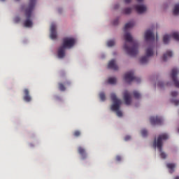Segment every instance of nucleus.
Segmentation results:
<instances>
[{
    "instance_id": "f257e3e1",
    "label": "nucleus",
    "mask_w": 179,
    "mask_h": 179,
    "mask_svg": "<svg viewBox=\"0 0 179 179\" xmlns=\"http://www.w3.org/2000/svg\"><path fill=\"white\" fill-rule=\"evenodd\" d=\"M133 26H135V22L134 21L129 22L124 25V40L125 43L124 45V50L130 57H136L138 55V48L139 44L136 41H134V38L129 32L128 31L129 29H131Z\"/></svg>"
},
{
    "instance_id": "f03ea898",
    "label": "nucleus",
    "mask_w": 179,
    "mask_h": 179,
    "mask_svg": "<svg viewBox=\"0 0 179 179\" xmlns=\"http://www.w3.org/2000/svg\"><path fill=\"white\" fill-rule=\"evenodd\" d=\"M34 6H36V0H30L29 4L27 7L25 6H22V10H24L26 17V20L24 21V27H31L33 26V22L31 19Z\"/></svg>"
},
{
    "instance_id": "7ed1b4c3",
    "label": "nucleus",
    "mask_w": 179,
    "mask_h": 179,
    "mask_svg": "<svg viewBox=\"0 0 179 179\" xmlns=\"http://www.w3.org/2000/svg\"><path fill=\"white\" fill-rule=\"evenodd\" d=\"M110 99L113 102V104L110 106V109L112 111L116 112L117 117H122V112L120 110L121 104H122V101H121V99H118L117 98V95H115L114 93L110 94Z\"/></svg>"
},
{
    "instance_id": "20e7f679",
    "label": "nucleus",
    "mask_w": 179,
    "mask_h": 179,
    "mask_svg": "<svg viewBox=\"0 0 179 179\" xmlns=\"http://www.w3.org/2000/svg\"><path fill=\"white\" fill-rule=\"evenodd\" d=\"M166 139H169V136L166 134L159 135L157 139V148L161 153L160 156L162 159H166V157H167L166 152L162 150V148L163 146V141H166Z\"/></svg>"
},
{
    "instance_id": "39448f33",
    "label": "nucleus",
    "mask_w": 179,
    "mask_h": 179,
    "mask_svg": "<svg viewBox=\"0 0 179 179\" xmlns=\"http://www.w3.org/2000/svg\"><path fill=\"white\" fill-rule=\"evenodd\" d=\"M153 45H151L147 48L145 52L146 56H144L141 58V64H148L149 61V57H153V55L155 54V51L153 50Z\"/></svg>"
},
{
    "instance_id": "423d86ee",
    "label": "nucleus",
    "mask_w": 179,
    "mask_h": 179,
    "mask_svg": "<svg viewBox=\"0 0 179 179\" xmlns=\"http://www.w3.org/2000/svg\"><path fill=\"white\" fill-rule=\"evenodd\" d=\"M75 43H76V41L74 38L67 37L63 38V43L62 44V46L66 50H69L75 45Z\"/></svg>"
},
{
    "instance_id": "0eeeda50",
    "label": "nucleus",
    "mask_w": 179,
    "mask_h": 179,
    "mask_svg": "<svg viewBox=\"0 0 179 179\" xmlns=\"http://www.w3.org/2000/svg\"><path fill=\"white\" fill-rule=\"evenodd\" d=\"M124 80L127 82V83H131L133 80L139 83L141 82V78L136 77L134 75V71H129L124 74Z\"/></svg>"
},
{
    "instance_id": "6e6552de",
    "label": "nucleus",
    "mask_w": 179,
    "mask_h": 179,
    "mask_svg": "<svg viewBox=\"0 0 179 179\" xmlns=\"http://www.w3.org/2000/svg\"><path fill=\"white\" fill-rule=\"evenodd\" d=\"M177 75H178V70H177V69H172L171 76L173 79L176 87H179V80Z\"/></svg>"
},
{
    "instance_id": "1a4fd4ad",
    "label": "nucleus",
    "mask_w": 179,
    "mask_h": 179,
    "mask_svg": "<svg viewBox=\"0 0 179 179\" xmlns=\"http://www.w3.org/2000/svg\"><path fill=\"white\" fill-rule=\"evenodd\" d=\"M177 75H178V70H177V69H172L171 76L173 79L176 87H179V80Z\"/></svg>"
},
{
    "instance_id": "9d476101",
    "label": "nucleus",
    "mask_w": 179,
    "mask_h": 179,
    "mask_svg": "<svg viewBox=\"0 0 179 179\" xmlns=\"http://www.w3.org/2000/svg\"><path fill=\"white\" fill-rule=\"evenodd\" d=\"M145 41H155V34L150 29H148L145 33Z\"/></svg>"
},
{
    "instance_id": "9b49d317",
    "label": "nucleus",
    "mask_w": 179,
    "mask_h": 179,
    "mask_svg": "<svg viewBox=\"0 0 179 179\" xmlns=\"http://www.w3.org/2000/svg\"><path fill=\"white\" fill-rule=\"evenodd\" d=\"M123 99L127 106H129V104H131V102L132 101V99L131 97V94L127 90H125L124 92Z\"/></svg>"
},
{
    "instance_id": "f8f14e48",
    "label": "nucleus",
    "mask_w": 179,
    "mask_h": 179,
    "mask_svg": "<svg viewBox=\"0 0 179 179\" xmlns=\"http://www.w3.org/2000/svg\"><path fill=\"white\" fill-rule=\"evenodd\" d=\"M50 38L55 40L57 38V25L52 24L50 26Z\"/></svg>"
},
{
    "instance_id": "ddd939ff",
    "label": "nucleus",
    "mask_w": 179,
    "mask_h": 179,
    "mask_svg": "<svg viewBox=\"0 0 179 179\" xmlns=\"http://www.w3.org/2000/svg\"><path fill=\"white\" fill-rule=\"evenodd\" d=\"M78 152L79 155H80V156L83 160H85V159H86V157H87V154L86 153V150L85 148H83V147H80V146L78 147Z\"/></svg>"
},
{
    "instance_id": "4468645a",
    "label": "nucleus",
    "mask_w": 179,
    "mask_h": 179,
    "mask_svg": "<svg viewBox=\"0 0 179 179\" xmlns=\"http://www.w3.org/2000/svg\"><path fill=\"white\" fill-rule=\"evenodd\" d=\"M108 69H113V71H117L118 70V66H117V64H115V60L112 59L109 62L108 64Z\"/></svg>"
},
{
    "instance_id": "2eb2a0df",
    "label": "nucleus",
    "mask_w": 179,
    "mask_h": 179,
    "mask_svg": "<svg viewBox=\"0 0 179 179\" xmlns=\"http://www.w3.org/2000/svg\"><path fill=\"white\" fill-rule=\"evenodd\" d=\"M65 50L66 49L64 48V46H60L58 48V50H57L58 58H64V57H65Z\"/></svg>"
},
{
    "instance_id": "dca6fc26",
    "label": "nucleus",
    "mask_w": 179,
    "mask_h": 179,
    "mask_svg": "<svg viewBox=\"0 0 179 179\" xmlns=\"http://www.w3.org/2000/svg\"><path fill=\"white\" fill-rule=\"evenodd\" d=\"M24 101H27V103H29V101H31V96H30V92H29L28 89L24 90Z\"/></svg>"
},
{
    "instance_id": "f3484780",
    "label": "nucleus",
    "mask_w": 179,
    "mask_h": 179,
    "mask_svg": "<svg viewBox=\"0 0 179 179\" xmlns=\"http://www.w3.org/2000/svg\"><path fill=\"white\" fill-rule=\"evenodd\" d=\"M135 9L138 13H144V12H146V6L144 5H137L135 6Z\"/></svg>"
},
{
    "instance_id": "a211bd4d",
    "label": "nucleus",
    "mask_w": 179,
    "mask_h": 179,
    "mask_svg": "<svg viewBox=\"0 0 179 179\" xmlns=\"http://www.w3.org/2000/svg\"><path fill=\"white\" fill-rule=\"evenodd\" d=\"M171 58V57H173V52H167L166 54L164 55V57H163V60L164 61H167V58Z\"/></svg>"
},
{
    "instance_id": "6ab92c4d",
    "label": "nucleus",
    "mask_w": 179,
    "mask_h": 179,
    "mask_svg": "<svg viewBox=\"0 0 179 179\" xmlns=\"http://www.w3.org/2000/svg\"><path fill=\"white\" fill-rule=\"evenodd\" d=\"M108 83L110 85H115L117 83V78H109L108 79Z\"/></svg>"
},
{
    "instance_id": "aec40b11",
    "label": "nucleus",
    "mask_w": 179,
    "mask_h": 179,
    "mask_svg": "<svg viewBox=\"0 0 179 179\" xmlns=\"http://www.w3.org/2000/svg\"><path fill=\"white\" fill-rule=\"evenodd\" d=\"M173 15H175V16H177L179 15V4H176L175 6L173 9Z\"/></svg>"
},
{
    "instance_id": "412c9836",
    "label": "nucleus",
    "mask_w": 179,
    "mask_h": 179,
    "mask_svg": "<svg viewBox=\"0 0 179 179\" xmlns=\"http://www.w3.org/2000/svg\"><path fill=\"white\" fill-rule=\"evenodd\" d=\"M150 121L152 125L156 124L157 123V117H151Z\"/></svg>"
},
{
    "instance_id": "4be33fe9",
    "label": "nucleus",
    "mask_w": 179,
    "mask_h": 179,
    "mask_svg": "<svg viewBox=\"0 0 179 179\" xmlns=\"http://www.w3.org/2000/svg\"><path fill=\"white\" fill-rule=\"evenodd\" d=\"M170 36L169 35H165L164 36L163 41L164 44H169V41H170Z\"/></svg>"
},
{
    "instance_id": "5701e85b",
    "label": "nucleus",
    "mask_w": 179,
    "mask_h": 179,
    "mask_svg": "<svg viewBox=\"0 0 179 179\" xmlns=\"http://www.w3.org/2000/svg\"><path fill=\"white\" fill-rule=\"evenodd\" d=\"M131 12H132V8H126L123 10V13H124V15H129Z\"/></svg>"
},
{
    "instance_id": "b1692460",
    "label": "nucleus",
    "mask_w": 179,
    "mask_h": 179,
    "mask_svg": "<svg viewBox=\"0 0 179 179\" xmlns=\"http://www.w3.org/2000/svg\"><path fill=\"white\" fill-rule=\"evenodd\" d=\"M59 89L61 90V92H65L66 88L65 87V85L62 83H59Z\"/></svg>"
},
{
    "instance_id": "393cba45",
    "label": "nucleus",
    "mask_w": 179,
    "mask_h": 179,
    "mask_svg": "<svg viewBox=\"0 0 179 179\" xmlns=\"http://www.w3.org/2000/svg\"><path fill=\"white\" fill-rule=\"evenodd\" d=\"M166 166L168 167V169H170V170H172V171H171V173H173V171H174V170H173V169L176 167V164H167Z\"/></svg>"
},
{
    "instance_id": "a878e982",
    "label": "nucleus",
    "mask_w": 179,
    "mask_h": 179,
    "mask_svg": "<svg viewBox=\"0 0 179 179\" xmlns=\"http://www.w3.org/2000/svg\"><path fill=\"white\" fill-rule=\"evenodd\" d=\"M133 96L134 99H141V94L138 93V91H134Z\"/></svg>"
},
{
    "instance_id": "bb28decb",
    "label": "nucleus",
    "mask_w": 179,
    "mask_h": 179,
    "mask_svg": "<svg viewBox=\"0 0 179 179\" xmlns=\"http://www.w3.org/2000/svg\"><path fill=\"white\" fill-rule=\"evenodd\" d=\"M148 130H146L145 129L141 130V136L143 138H146V136H148Z\"/></svg>"
},
{
    "instance_id": "cd10ccee",
    "label": "nucleus",
    "mask_w": 179,
    "mask_h": 179,
    "mask_svg": "<svg viewBox=\"0 0 179 179\" xmlns=\"http://www.w3.org/2000/svg\"><path fill=\"white\" fill-rule=\"evenodd\" d=\"M107 45H108V47H113V46L115 45V41L114 40H110V41H108Z\"/></svg>"
},
{
    "instance_id": "c85d7f7f",
    "label": "nucleus",
    "mask_w": 179,
    "mask_h": 179,
    "mask_svg": "<svg viewBox=\"0 0 179 179\" xmlns=\"http://www.w3.org/2000/svg\"><path fill=\"white\" fill-rule=\"evenodd\" d=\"M172 36L173 37V38L175 40H176V41H179V34H178V32H174L172 34Z\"/></svg>"
},
{
    "instance_id": "c756f323",
    "label": "nucleus",
    "mask_w": 179,
    "mask_h": 179,
    "mask_svg": "<svg viewBox=\"0 0 179 179\" xmlns=\"http://www.w3.org/2000/svg\"><path fill=\"white\" fill-rule=\"evenodd\" d=\"M73 136H75L76 138H79V136L81 135L80 131L79 130H76L73 133Z\"/></svg>"
},
{
    "instance_id": "7c9ffc66",
    "label": "nucleus",
    "mask_w": 179,
    "mask_h": 179,
    "mask_svg": "<svg viewBox=\"0 0 179 179\" xmlns=\"http://www.w3.org/2000/svg\"><path fill=\"white\" fill-rule=\"evenodd\" d=\"M99 97L102 101H104L106 100V94H104V92H101L99 94Z\"/></svg>"
},
{
    "instance_id": "2f4dec72",
    "label": "nucleus",
    "mask_w": 179,
    "mask_h": 179,
    "mask_svg": "<svg viewBox=\"0 0 179 179\" xmlns=\"http://www.w3.org/2000/svg\"><path fill=\"white\" fill-rule=\"evenodd\" d=\"M171 103L175 104V106H178L179 105V100L177 99H172Z\"/></svg>"
},
{
    "instance_id": "473e14b6",
    "label": "nucleus",
    "mask_w": 179,
    "mask_h": 179,
    "mask_svg": "<svg viewBox=\"0 0 179 179\" xmlns=\"http://www.w3.org/2000/svg\"><path fill=\"white\" fill-rule=\"evenodd\" d=\"M156 146H157V141H156V137H155L152 144V148L156 150Z\"/></svg>"
},
{
    "instance_id": "72a5a7b5",
    "label": "nucleus",
    "mask_w": 179,
    "mask_h": 179,
    "mask_svg": "<svg viewBox=\"0 0 179 179\" xmlns=\"http://www.w3.org/2000/svg\"><path fill=\"white\" fill-rule=\"evenodd\" d=\"M163 124V119L158 118L157 119V125H162Z\"/></svg>"
},
{
    "instance_id": "f704fd0d",
    "label": "nucleus",
    "mask_w": 179,
    "mask_h": 179,
    "mask_svg": "<svg viewBox=\"0 0 179 179\" xmlns=\"http://www.w3.org/2000/svg\"><path fill=\"white\" fill-rule=\"evenodd\" d=\"M171 96H172V97H177V96H178V92H172Z\"/></svg>"
},
{
    "instance_id": "c9c22d12",
    "label": "nucleus",
    "mask_w": 179,
    "mask_h": 179,
    "mask_svg": "<svg viewBox=\"0 0 179 179\" xmlns=\"http://www.w3.org/2000/svg\"><path fill=\"white\" fill-rule=\"evenodd\" d=\"M118 24V19H116L113 21V25L117 26Z\"/></svg>"
},
{
    "instance_id": "e433bc0d",
    "label": "nucleus",
    "mask_w": 179,
    "mask_h": 179,
    "mask_svg": "<svg viewBox=\"0 0 179 179\" xmlns=\"http://www.w3.org/2000/svg\"><path fill=\"white\" fill-rule=\"evenodd\" d=\"M116 162H121V156L117 155L116 157Z\"/></svg>"
},
{
    "instance_id": "4c0bfd02",
    "label": "nucleus",
    "mask_w": 179,
    "mask_h": 179,
    "mask_svg": "<svg viewBox=\"0 0 179 179\" xmlns=\"http://www.w3.org/2000/svg\"><path fill=\"white\" fill-rule=\"evenodd\" d=\"M129 139H131V136H127L124 138V140H125V141H129Z\"/></svg>"
},
{
    "instance_id": "58836bf2",
    "label": "nucleus",
    "mask_w": 179,
    "mask_h": 179,
    "mask_svg": "<svg viewBox=\"0 0 179 179\" xmlns=\"http://www.w3.org/2000/svg\"><path fill=\"white\" fill-rule=\"evenodd\" d=\"M125 3H131V0H124Z\"/></svg>"
},
{
    "instance_id": "ea45409f",
    "label": "nucleus",
    "mask_w": 179,
    "mask_h": 179,
    "mask_svg": "<svg viewBox=\"0 0 179 179\" xmlns=\"http://www.w3.org/2000/svg\"><path fill=\"white\" fill-rule=\"evenodd\" d=\"M159 87H163V83H159Z\"/></svg>"
},
{
    "instance_id": "a19ab883",
    "label": "nucleus",
    "mask_w": 179,
    "mask_h": 179,
    "mask_svg": "<svg viewBox=\"0 0 179 179\" xmlns=\"http://www.w3.org/2000/svg\"><path fill=\"white\" fill-rule=\"evenodd\" d=\"M137 2H143V0H136Z\"/></svg>"
},
{
    "instance_id": "79ce46f5",
    "label": "nucleus",
    "mask_w": 179,
    "mask_h": 179,
    "mask_svg": "<svg viewBox=\"0 0 179 179\" xmlns=\"http://www.w3.org/2000/svg\"><path fill=\"white\" fill-rule=\"evenodd\" d=\"M66 85H71V83L66 82Z\"/></svg>"
},
{
    "instance_id": "37998d69",
    "label": "nucleus",
    "mask_w": 179,
    "mask_h": 179,
    "mask_svg": "<svg viewBox=\"0 0 179 179\" xmlns=\"http://www.w3.org/2000/svg\"><path fill=\"white\" fill-rule=\"evenodd\" d=\"M175 179H179V176H177L176 178H175Z\"/></svg>"
},
{
    "instance_id": "c03bdc74",
    "label": "nucleus",
    "mask_w": 179,
    "mask_h": 179,
    "mask_svg": "<svg viewBox=\"0 0 179 179\" xmlns=\"http://www.w3.org/2000/svg\"><path fill=\"white\" fill-rule=\"evenodd\" d=\"M0 1H5V0H0Z\"/></svg>"
},
{
    "instance_id": "a18cd8bd",
    "label": "nucleus",
    "mask_w": 179,
    "mask_h": 179,
    "mask_svg": "<svg viewBox=\"0 0 179 179\" xmlns=\"http://www.w3.org/2000/svg\"><path fill=\"white\" fill-rule=\"evenodd\" d=\"M15 1H19V0H15Z\"/></svg>"
},
{
    "instance_id": "49530a36",
    "label": "nucleus",
    "mask_w": 179,
    "mask_h": 179,
    "mask_svg": "<svg viewBox=\"0 0 179 179\" xmlns=\"http://www.w3.org/2000/svg\"><path fill=\"white\" fill-rule=\"evenodd\" d=\"M59 12H61V11H59Z\"/></svg>"
}]
</instances>
